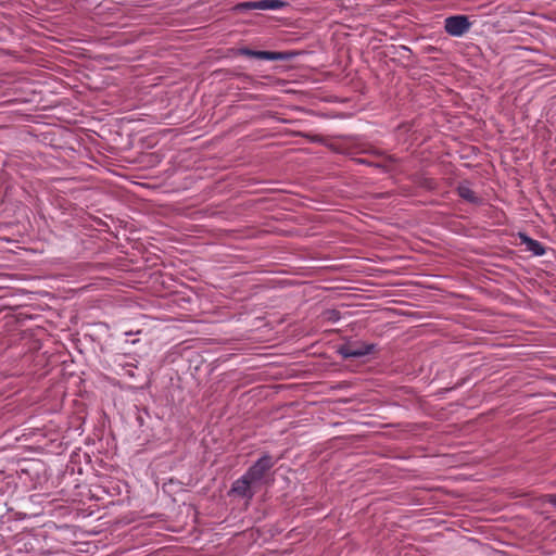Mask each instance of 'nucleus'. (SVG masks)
I'll list each match as a JSON object with an SVG mask.
<instances>
[{"label":"nucleus","mask_w":556,"mask_h":556,"mask_svg":"<svg viewBox=\"0 0 556 556\" xmlns=\"http://www.w3.org/2000/svg\"><path fill=\"white\" fill-rule=\"evenodd\" d=\"M276 460L269 454H263L249 469L244 472L255 484L261 483L268 471L275 466Z\"/></svg>","instance_id":"nucleus-1"},{"label":"nucleus","mask_w":556,"mask_h":556,"mask_svg":"<svg viewBox=\"0 0 556 556\" xmlns=\"http://www.w3.org/2000/svg\"><path fill=\"white\" fill-rule=\"evenodd\" d=\"M471 27V22L466 15H452L444 20V30L453 37L464 36Z\"/></svg>","instance_id":"nucleus-2"},{"label":"nucleus","mask_w":556,"mask_h":556,"mask_svg":"<svg viewBox=\"0 0 556 556\" xmlns=\"http://www.w3.org/2000/svg\"><path fill=\"white\" fill-rule=\"evenodd\" d=\"M253 485H255V483L250 480L245 473H243L240 478L232 482L228 495H235L247 501H251L255 495Z\"/></svg>","instance_id":"nucleus-3"},{"label":"nucleus","mask_w":556,"mask_h":556,"mask_svg":"<svg viewBox=\"0 0 556 556\" xmlns=\"http://www.w3.org/2000/svg\"><path fill=\"white\" fill-rule=\"evenodd\" d=\"M38 539L29 532H22L14 535L12 548L18 554H28L36 549Z\"/></svg>","instance_id":"nucleus-4"},{"label":"nucleus","mask_w":556,"mask_h":556,"mask_svg":"<svg viewBox=\"0 0 556 556\" xmlns=\"http://www.w3.org/2000/svg\"><path fill=\"white\" fill-rule=\"evenodd\" d=\"M376 345L371 343L345 344L340 346L339 354L343 358H359L371 354Z\"/></svg>","instance_id":"nucleus-5"},{"label":"nucleus","mask_w":556,"mask_h":556,"mask_svg":"<svg viewBox=\"0 0 556 556\" xmlns=\"http://www.w3.org/2000/svg\"><path fill=\"white\" fill-rule=\"evenodd\" d=\"M238 53L240 55L254 58V59H261V60H268V61H285L289 60L291 58V54L288 52H277V51H261V50H252L249 48H240L238 50Z\"/></svg>","instance_id":"nucleus-6"},{"label":"nucleus","mask_w":556,"mask_h":556,"mask_svg":"<svg viewBox=\"0 0 556 556\" xmlns=\"http://www.w3.org/2000/svg\"><path fill=\"white\" fill-rule=\"evenodd\" d=\"M519 238L521 242L526 245V250L528 252H531L535 256H542L545 254V247L540 241L530 238L526 233H520Z\"/></svg>","instance_id":"nucleus-7"},{"label":"nucleus","mask_w":556,"mask_h":556,"mask_svg":"<svg viewBox=\"0 0 556 556\" xmlns=\"http://www.w3.org/2000/svg\"><path fill=\"white\" fill-rule=\"evenodd\" d=\"M458 195L469 203H478L479 198L476 192L467 184H460L457 188Z\"/></svg>","instance_id":"nucleus-8"},{"label":"nucleus","mask_w":556,"mask_h":556,"mask_svg":"<svg viewBox=\"0 0 556 556\" xmlns=\"http://www.w3.org/2000/svg\"><path fill=\"white\" fill-rule=\"evenodd\" d=\"M258 10H280L287 5L282 0H258Z\"/></svg>","instance_id":"nucleus-9"},{"label":"nucleus","mask_w":556,"mask_h":556,"mask_svg":"<svg viewBox=\"0 0 556 556\" xmlns=\"http://www.w3.org/2000/svg\"><path fill=\"white\" fill-rule=\"evenodd\" d=\"M257 4H258V1H245V2L238 3L235 7V10L239 11V12H244V11H249V10H258Z\"/></svg>","instance_id":"nucleus-10"},{"label":"nucleus","mask_w":556,"mask_h":556,"mask_svg":"<svg viewBox=\"0 0 556 556\" xmlns=\"http://www.w3.org/2000/svg\"><path fill=\"white\" fill-rule=\"evenodd\" d=\"M545 502L556 508V494H547L545 496Z\"/></svg>","instance_id":"nucleus-11"},{"label":"nucleus","mask_w":556,"mask_h":556,"mask_svg":"<svg viewBox=\"0 0 556 556\" xmlns=\"http://www.w3.org/2000/svg\"><path fill=\"white\" fill-rule=\"evenodd\" d=\"M357 162L361 163V164L371 165V163H369L368 161H366L364 159H358Z\"/></svg>","instance_id":"nucleus-12"},{"label":"nucleus","mask_w":556,"mask_h":556,"mask_svg":"<svg viewBox=\"0 0 556 556\" xmlns=\"http://www.w3.org/2000/svg\"><path fill=\"white\" fill-rule=\"evenodd\" d=\"M401 48H402L403 50L409 51V49H408L407 47H405V46H402Z\"/></svg>","instance_id":"nucleus-13"}]
</instances>
